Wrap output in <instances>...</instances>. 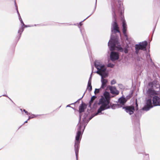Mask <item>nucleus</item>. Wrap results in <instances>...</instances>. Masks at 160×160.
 Segmentation results:
<instances>
[{"label":"nucleus","mask_w":160,"mask_h":160,"mask_svg":"<svg viewBox=\"0 0 160 160\" xmlns=\"http://www.w3.org/2000/svg\"><path fill=\"white\" fill-rule=\"evenodd\" d=\"M104 96L105 98H102L100 100V102L102 104V105L98 109L97 112L96 114V115L101 112L102 111L109 108H110L109 103L110 97L109 92H105L104 93Z\"/></svg>","instance_id":"1"},{"label":"nucleus","mask_w":160,"mask_h":160,"mask_svg":"<svg viewBox=\"0 0 160 160\" xmlns=\"http://www.w3.org/2000/svg\"><path fill=\"white\" fill-rule=\"evenodd\" d=\"M148 93L150 97L152 98V103L153 106H160V98L158 96L159 94L158 92L150 88L148 89Z\"/></svg>","instance_id":"2"},{"label":"nucleus","mask_w":160,"mask_h":160,"mask_svg":"<svg viewBox=\"0 0 160 160\" xmlns=\"http://www.w3.org/2000/svg\"><path fill=\"white\" fill-rule=\"evenodd\" d=\"M148 45V42L146 41L143 42L142 44H136L135 45V52L138 54L140 50H146V47Z\"/></svg>","instance_id":"3"},{"label":"nucleus","mask_w":160,"mask_h":160,"mask_svg":"<svg viewBox=\"0 0 160 160\" xmlns=\"http://www.w3.org/2000/svg\"><path fill=\"white\" fill-rule=\"evenodd\" d=\"M118 43V41L115 39H111L108 43V46L109 47L110 51H112L115 50L116 45Z\"/></svg>","instance_id":"4"},{"label":"nucleus","mask_w":160,"mask_h":160,"mask_svg":"<svg viewBox=\"0 0 160 160\" xmlns=\"http://www.w3.org/2000/svg\"><path fill=\"white\" fill-rule=\"evenodd\" d=\"M123 108L130 115L132 114L135 111V107L132 106H126L123 107Z\"/></svg>","instance_id":"5"},{"label":"nucleus","mask_w":160,"mask_h":160,"mask_svg":"<svg viewBox=\"0 0 160 160\" xmlns=\"http://www.w3.org/2000/svg\"><path fill=\"white\" fill-rule=\"evenodd\" d=\"M82 126L80 124L79 125V128L78 130V131L77 133V135L76 136V141L75 142H78L80 143V137H82V132H81V128H82Z\"/></svg>","instance_id":"6"},{"label":"nucleus","mask_w":160,"mask_h":160,"mask_svg":"<svg viewBox=\"0 0 160 160\" xmlns=\"http://www.w3.org/2000/svg\"><path fill=\"white\" fill-rule=\"evenodd\" d=\"M153 107L151 99H149L147 100L146 102V106L143 108V109L146 111L148 110L150 108Z\"/></svg>","instance_id":"7"},{"label":"nucleus","mask_w":160,"mask_h":160,"mask_svg":"<svg viewBox=\"0 0 160 160\" xmlns=\"http://www.w3.org/2000/svg\"><path fill=\"white\" fill-rule=\"evenodd\" d=\"M110 57L111 60L114 61L119 58V55L117 52H112L111 53Z\"/></svg>","instance_id":"8"},{"label":"nucleus","mask_w":160,"mask_h":160,"mask_svg":"<svg viewBox=\"0 0 160 160\" xmlns=\"http://www.w3.org/2000/svg\"><path fill=\"white\" fill-rule=\"evenodd\" d=\"M122 4L121 1H118V4H117L116 6H113L112 8L114 11L118 10L119 12L122 10Z\"/></svg>","instance_id":"9"},{"label":"nucleus","mask_w":160,"mask_h":160,"mask_svg":"<svg viewBox=\"0 0 160 160\" xmlns=\"http://www.w3.org/2000/svg\"><path fill=\"white\" fill-rule=\"evenodd\" d=\"M122 32L126 37L127 39V40L128 38V35L126 33L127 30V24L125 22V21H123L122 22Z\"/></svg>","instance_id":"10"},{"label":"nucleus","mask_w":160,"mask_h":160,"mask_svg":"<svg viewBox=\"0 0 160 160\" xmlns=\"http://www.w3.org/2000/svg\"><path fill=\"white\" fill-rule=\"evenodd\" d=\"M109 89L111 93L113 94L118 95L119 93V91L115 87L111 86L109 87Z\"/></svg>","instance_id":"11"},{"label":"nucleus","mask_w":160,"mask_h":160,"mask_svg":"<svg viewBox=\"0 0 160 160\" xmlns=\"http://www.w3.org/2000/svg\"><path fill=\"white\" fill-rule=\"evenodd\" d=\"M94 65L97 69H99V68H105L104 65H102L100 62L98 60L95 61Z\"/></svg>","instance_id":"12"},{"label":"nucleus","mask_w":160,"mask_h":160,"mask_svg":"<svg viewBox=\"0 0 160 160\" xmlns=\"http://www.w3.org/2000/svg\"><path fill=\"white\" fill-rule=\"evenodd\" d=\"M101 81L102 84L101 88L103 89L107 86L108 81L107 79L103 78V76H102Z\"/></svg>","instance_id":"13"},{"label":"nucleus","mask_w":160,"mask_h":160,"mask_svg":"<svg viewBox=\"0 0 160 160\" xmlns=\"http://www.w3.org/2000/svg\"><path fill=\"white\" fill-rule=\"evenodd\" d=\"M86 107V104L84 103H82L79 107V113H81L84 112Z\"/></svg>","instance_id":"14"},{"label":"nucleus","mask_w":160,"mask_h":160,"mask_svg":"<svg viewBox=\"0 0 160 160\" xmlns=\"http://www.w3.org/2000/svg\"><path fill=\"white\" fill-rule=\"evenodd\" d=\"M79 143L78 142H75V151L76 157H77L79 152Z\"/></svg>","instance_id":"15"},{"label":"nucleus","mask_w":160,"mask_h":160,"mask_svg":"<svg viewBox=\"0 0 160 160\" xmlns=\"http://www.w3.org/2000/svg\"><path fill=\"white\" fill-rule=\"evenodd\" d=\"M113 30L115 31V32H120V31L119 30V28L118 27V24L116 21L114 22L113 25Z\"/></svg>","instance_id":"16"},{"label":"nucleus","mask_w":160,"mask_h":160,"mask_svg":"<svg viewBox=\"0 0 160 160\" xmlns=\"http://www.w3.org/2000/svg\"><path fill=\"white\" fill-rule=\"evenodd\" d=\"M98 71H97L96 73L101 76H102V73L103 72H105L106 70V68H99V69H97Z\"/></svg>","instance_id":"17"},{"label":"nucleus","mask_w":160,"mask_h":160,"mask_svg":"<svg viewBox=\"0 0 160 160\" xmlns=\"http://www.w3.org/2000/svg\"><path fill=\"white\" fill-rule=\"evenodd\" d=\"M87 89L89 92L92 90V86L91 85V81L89 80L88 82V85L87 87Z\"/></svg>","instance_id":"18"},{"label":"nucleus","mask_w":160,"mask_h":160,"mask_svg":"<svg viewBox=\"0 0 160 160\" xmlns=\"http://www.w3.org/2000/svg\"><path fill=\"white\" fill-rule=\"evenodd\" d=\"M119 102L122 104H124L126 102V100L124 98H120L119 99Z\"/></svg>","instance_id":"19"},{"label":"nucleus","mask_w":160,"mask_h":160,"mask_svg":"<svg viewBox=\"0 0 160 160\" xmlns=\"http://www.w3.org/2000/svg\"><path fill=\"white\" fill-rule=\"evenodd\" d=\"M97 97L95 96H93L92 97L91 100L89 102V103L91 104L93 102V101Z\"/></svg>","instance_id":"20"},{"label":"nucleus","mask_w":160,"mask_h":160,"mask_svg":"<svg viewBox=\"0 0 160 160\" xmlns=\"http://www.w3.org/2000/svg\"><path fill=\"white\" fill-rule=\"evenodd\" d=\"M23 28L22 27L21 28H20L18 31V32L20 33V34H21L22 32L23 31Z\"/></svg>","instance_id":"21"},{"label":"nucleus","mask_w":160,"mask_h":160,"mask_svg":"<svg viewBox=\"0 0 160 160\" xmlns=\"http://www.w3.org/2000/svg\"><path fill=\"white\" fill-rule=\"evenodd\" d=\"M158 83V82L157 81H154V82H152V84L153 85H154L155 84H156L157 87L158 88V87H159V85L158 84V83Z\"/></svg>","instance_id":"22"},{"label":"nucleus","mask_w":160,"mask_h":160,"mask_svg":"<svg viewBox=\"0 0 160 160\" xmlns=\"http://www.w3.org/2000/svg\"><path fill=\"white\" fill-rule=\"evenodd\" d=\"M114 66V65L111 63H109L108 65V67L113 68Z\"/></svg>","instance_id":"23"},{"label":"nucleus","mask_w":160,"mask_h":160,"mask_svg":"<svg viewBox=\"0 0 160 160\" xmlns=\"http://www.w3.org/2000/svg\"><path fill=\"white\" fill-rule=\"evenodd\" d=\"M124 52L125 53H127L128 52V50L127 48H125L123 50Z\"/></svg>","instance_id":"24"},{"label":"nucleus","mask_w":160,"mask_h":160,"mask_svg":"<svg viewBox=\"0 0 160 160\" xmlns=\"http://www.w3.org/2000/svg\"><path fill=\"white\" fill-rule=\"evenodd\" d=\"M116 83V81L114 79H113L111 81V85H113Z\"/></svg>","instance_id":"25"},{"label":"nucleus","mask_w":160,"mask_h":160,"mask_svg":"<svg viewBox=\"0 0 160 160\" xmlns=\"http://www.w3.org/2000/svg\"><path fill=\"white\" fill-rule=\"evenodd\" d=\"M99 89H96L94 91V93L95 94H96L99 93Z\"/></svg>","instance_id":"26"},{"label":"nucleus","mask_w":160,"mask_h":160,"mask_svg":"<svg viewBox=\"0 0 160 160\" xmlns=\"http://www.w3.org/2000/svg\"><path fill=\"white\" fill-rule=\"evenodd\" d=\"M118 49L120 51V52H123V48L121 47H119L118 48Z\"/></svg>","instance_id":"27"},{"label":"nucleus","mask_w":160,"mask_h":160,"mask_svg":"<svg viewBox=\"0 0 160 160\" xmlns=\"http://www.w3.org/2000/svg\"><path fill=\"white\" fill-rule=\"evenodd\" d=\"M135 104H136V108L137 110H138V103H137V101L136 102Z\"/></svg>","instance_id":"28"},{"label":"nucleus","mask_w":160,"mask_h":160,"mask_svg":"<svg viewBox=\"0 0 160 160\" xmlns=\"http://www.w3.org/2000/svg\"><path fill=\"white\" fill-rule=\"evenodd\" d=\"M23 111H24V112H25L26 113L27 115H28V112H27V111H26V110H25L24 109V110H23Z\"/></svg>","instance_id":"29"},{"label":"nucleus","mask_w":160,"mask_h":160,"mask_svg":"<svg viewBox=\"0 0 160 160\" xmlns=\"http://www.w3.org/2000/svg\"><path fill=\"white\" fill-rule=\"evenodd\" d=\"M28 122V120L26 121L25 122V123H27Z\"/></svg>","instance_id":"30"},{"label":"nucleus","mask_w":160,"mask_h":160,"mask_svg":"<svg viewBox=\"0 0 160 160\" xmlns=\"http://www.w3.org/2000/svg\"><path fill=\"white\" fill-rule=\"evenodd\" d=\"M22 24H23V25H24V23H23L22 22Z\"/></svg>","instance_id":"31"},{"label":"nucleus","mask_w":160,"mask_h":160,"mask_svg":"<svg viewBox=\"0 0 160 160\" xmlns=\"http://www.w3.org/2000/svg\"><path fill=\"white\" fill-rule=\"evenodd\" d=\"M148 157H149V156H148Z\"/></svg>","instance_id":"32"}]
</instances>
